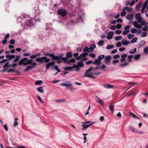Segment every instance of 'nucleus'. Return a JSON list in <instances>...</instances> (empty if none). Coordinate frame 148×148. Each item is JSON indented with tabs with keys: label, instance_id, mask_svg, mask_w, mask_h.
<instances>
[{
	"label": "nucleus",
	"instance_id": "obj_1",
	"mask_svg": "<svg viewBox=\"0 0 148 148\" xmlns=\"http://www.w3.org/2000/svg\"><path fill=\"white\" fill-rule=\"evenodd\" d=\"M99 68V66H97L96 67H90L89 69L87 70L84 73L85 75L83 76V77H88L93 79H95V77L92 75V73L91 72L92 71H95L98 69Z\"/></svg>",
	"mask_w": 148,
	"mask_h": 148
},
{
	"label": "nucleus",
	"instance_id": "obj_2",
	"mask_svg": "<svg viewBox=\"0 0 148 148\" xmlns=\"http://www.w3.org/2000/svg\"><path fill=\"white\" fill-rule=\"evenodd\" d=\"M60 85L61 86H65L67 89L72 92H73L74 91L75 89L73 88L72 84L70 82H69V84L61 83Z\"/></svg>",
	"mask_w": 148,
	"mask_h": 148
},
{
	"label": "nucleus",
	"instance_id": "obj_3",
	"mask_svg": "<svg viewBox=\"0 0 148 148\" xmlns=\"http://www.w3.org/2000/svg\"><path fill=\"white\" fill-rule=\"evenodd\" d=\"M36 60L40 63H42L43 62L48 63L50 61V59L47 58L46 57L44 56L40 58H37L36 59Z\"/></svg>",
	"mask_w": 148,
	"mask_h": 148
},
{
	"label": "nucleus",
	"instance_id": "obj_4",
	"mask_svg": "<svg viewBox=\"0 0 148 148\" xmlns=\"http://www.w3.org/2000/svg\"><path fill=\"white\" fill-rule=\"evenodd\" d=\"M91 122L90 121H88L85 122H82L81 123H82L83 124L82 125V130H86L88 127H89L90 125H92L93 123H95V122H93L91 123L89 125H86V123H89Z\"/></svg>",
	"mask_w": 148,
	"mask_h": 148
},
{
	"label": "nucleus",
	"instance_id": "obj_5",
	"mask_svg": "<svg viewBox=\"0 0 148 148\" xmlns=\"http://www.w3.org/2000/svg\"><path fill=\"white\" fill-rule=\"evenodd\" d=\"M62 60L64 61L65 63L69 64L72 63H74L75 62V60L74 58H72L71 59L68 60L66 57L62 58Z\"/></svg>",
	"mask_w": 148,
	"mask_h": 148
},
{
	"label": "nucleus",
	"instance_id": "obj_6",
	"mask_svg": "<svg viewBox=\"0 0 148 148\" xmlns=\"http://www.w3.org/2000/svg\"><path fill=\"white\" fill-rule=\"evenodd\" d=\"M58 14L63 17L65 16L66 14V11L63 9H59L58 10Z\"/></svg>",
	"mask_w": 148,
	"mask_h": 148
},
{
	"label": "nucleus",
	"instance_id": "obj_7",
	"mask_svg": "<svg viewBox=\"0 0 148 148\" xmlns=\"http://www.w3.org/2000/svg\"><path fill=\"white\" fill-rule=\"evenodd\" d=\"M130 25H127L125 26L124 27V29L125 31H123V34L124 35H125L127 34L129 32L130 30L129 29L130 27Z\"/></svg>",
	"mask_w": 148,
	"mask_h": 148
},
{
	"label": "nucleus",
	"instance_id": "obj_8",
	"mask_svg": "<svg viewBox=\"0 0 148 148\" xmlns=\"http://www.w3.org/2000/svg\"><path fill=\"white\" fill-rule=\"evenodd\" d=\"M111 57L110 56H107L105 57L104 61V62L107 64L109 65L110 62V60L111 59Z\"/></svg>",
	"mask_w": 148,
	"mask_h": 148
},
{
	"label": "nucleus",
	"instance_id": "obj_9",
	"mask_svg": "<svg viewBox=\"0 0 148 148\" xmlns=\"http://www.w3.org/2000/svg\"><path fill=\"white\" fill-rule=\"evenodd\" d=\"M27 60L28 58H23L19 61L18 64L19 65L23 64L24 66V64L26 63V62L27 61Z\"/></svg>",
	"mask_w": 148,
	"mask_h": 148
},
{
	"label": "nucleus",
	"instance_id": "obj_10",
	"mask_svg": "<svg viewBox=\"0 0 148 148\" xmlns=\"http://www.w3.org/2000/svg\"><path fill=\"white\" fill-rule=\"evenodd\" d=\"M114 32L112 31L109 32L108 33V35L106 36L107 38L110 40L113 38Z\"/></svg>",
	"mask_w": 148,
	"mask_h": 148
},
{
	"label": "nucleus",
	"instance_id": "obj_11",
	"mask_svg": "<svg viewBox=\"0 0 148 148\" xmlns=\"http://www.w3.org/2000/svg\"><path fill=\"white\" fill-rule=\"evenodd\" d=\"M143 18L141 17L139 18L138 19H137V21L138 22L141 24V25H144L145 24V21H143Z\"/></svg>",
	"mask_w": 148,
	"mask_h": 148
},
{
	"label": "nucleus",
	"instance_id": "obj_12",
	"mask_svg": "<svg viewBox=\"0 0 148 148\" xmlns=\"http://www.w3.org/2000/svg\"><path fill=\"white\" fill-rule=\"evenodd\" d=\"M133 25L138 29H140L142 27L141 25H140L138 24L136 21H134L133 23Z\"/></svg>",
	"mask_w": 148,
	"mask_h": 148
},
{
	"label": "nucleus",
	"instance_id": "obj_13",
	"mask_svg": "<svg viewBox=\"0 0 148 148\" xmlns=\"http://www.w3.org/2000/svg\"><path fill=\"white\" fill-rule=\"evenodd\" d=\"M103 86L105 88H112L114 87L113 86L108 84H104Z\"/></svg>",
	"mask_w": 148,
	"mask_h": 148
},
{
	"label": "nucleus",
	"instance_id": "obj_14",
	"mask_svg": "<svg viewBox=\"0 0 148 148\" xmlns=\"http://www.w3.org/2000/svg\"><path fill=\"white\" fill-rule=\"evenodd\" d=\"M54 64V62H51L48 63L46 65V69H48L51 66H53Z\"/></svg>",
	"mask_w": 148,
	"mask_h": 148
},
{
	"label": "nucleus",
	"instance_id": "obj_15",
	"mask_svg": "<svg viewBox=\"0 0 148 148\" xmlns=\"http://www.w3.org/2000/svg\"><path fill=\"white\" fill-rule=\"evenodd\" d=\"M114 106L113 103H111L109 104V108L111 112L113 113L114 111Z\"/></svg>",
	"mask_w": 148,
	"mask_h": 148
},
{
	"label": "nucleus",
	"instance_id": "obj_16",
	"mask_svg": "<svg viewBox=\"0 0 148 148\" xmlns=\"http://www.w3.org/2000/svg\"><path fill=\"white\" fill-rule=\"evenodd\" d=\"M127 56V55L126 53L124 54H123L121 56V58L122 59L121 60V61L122 62H123L125 61L126 59L125 58H126Z\"/></svg>",
	"mask_w": 148,
	"mask_h": 148
},
{
	"label": "nucleus",
	"instance_id": "obj_17",
	"mask_svg": "<svg viewBox=\"0 0 148 148\" xmlns=\"http://www.w3.org/2000/svg\"><path fill=\"white\" fill-rule=\"evenodd\" d=\"M15 57V56L14 55H11L9 54H7L6 56V58H8V60H10L14 59Z\"/></svg>",
	"mask_w": 148,
	"mask_h": 148
},
{
	"label": "nucleus",
	"instance_id": "obj_18",
	"mask_svg": "<svg viewBox=\"0 0 148 148\" xmlns=\"http://www.w3.org/2000/svg\"><path fill=\"white\" fill-rule=\"evenodd\" d=\"M93 64H94L99 65L101 64V62L98 59H96L95 60L92 62Z\"/></svg>",
	"mask_w": 148,
	"mask_h": 148
},
{
	"label": "nucleus",
	"instance_id": "obj_19",
	"mask_svg": "<svg viewBox=\"0 0 148 148\" xmlns=\"http://www.w3.org/2000/svg\"><path fill=\"white\" fill-rule=\"evenodd\" d=\"M130 42V41H127L126 39H124L122 41V44L124 45H127L129 44Z\"/></svg>",
	"mask_w": 148,
	"mask_h": 148
},
{
	"label": "nucleus",
	"instance_id": "obj_20",
	"mask_svg": "<svg viewBox=\"0 0 148 148\" xmlns=\"http://www.w3.org/2000/svg\"><path fill=\"white\" fill-rule=\"evenodd\" d=\"M64 69L66 71H73V66H65L64 67Z\"/></svg>",
	"mask_w": 148,
	"mask_h": 148
},
{
	"label": "nucleus",
	"instance_id": "obj_21",
	"mask_svg": "<svg viewBox=\"0 0 148 148\" xmlns=\"http://www.w3.org/2000/svg\"><path fill=\"white\" fill-rule=\"evenodd\" d=\"M32 21L31 18H28V19L26 20L25 23L27 25H29V24L32 23Z\"/></svg>",
	"mask_w": 148,
	"mask_h": 148
},
{
	"label": "nucleus",
	"instance_id": "obj_22",
	"mask_svg": "<svg viewBox=\"0 0 148 148\" xmlns=\"http://www.w3.org/2000/svg\"><path fill=\"white\" fill-rule=\"evenodd\" d=\"M80 67H82L84 66L83 60H80L77 63V65Z\"/></svg>",
	"mask_w": 148,
	"mask_h": 148
},
{
	"label": "nucleus",
	"instance_id": "obj_23",
	"mask_svg": "<svg viewBox=\"0 0 148 148\" xmlns=\"http://www.w3.org/2000/svg\"><path fill=\"white\" fill-rule=\"evenodd\" d=\"M129 129L132 132L135 133L138 132V130L132 126H130L129 127Z\"/></svg>",
	"mask_w": 148,
	"mask_h": 148
},
{
	"label": "nucleus",
	"instance_id": "obj_24",
	"mask_svg": "<svg viewBox=\"0 0 148 148\" xmlns=\"http://www.w3.org/2000/svg\"><path fill=\"white\" fill-rule=\"evenodd\" d=\"M33 60L30 59L29 60H27V61L26 62V63L24 64V66H26L28 64H31L33 61Z\"/></svg>",
	"mask_w": 148,
	"mask_h": 148
},
{
	"label": "nucleus",
	"instance_id": "obj_25",
	"mask_svg": "<svg viewBox=\"0 0 148 148\" xmlns=\"http://www.w3.org/2000/svg\"><path fill=\"white\" fill-rule=\"evenodd\" d=\"M37 90L39 92L42 93H44V89L42 87H40L37 88Z\"/></svg>",
	"mask_w": 148,
	"mask_h": 148
},
{
	"label": "nucleus",
	"instance_id": "obj_26",
	"mask_svg": "<svg viewBox=\"0 0 148 148\" xmlns=\"http://www.w3.org/2000/svg\"><path fill=\"white\" fill-rule=\"evenodd\" d=\"M15 58L13 60V62H17L20 59L21 56L20 55H17L15 56Z\"/></svg>",
	"mask_w": 148,
	"mask_h": 148
},
{
	"label": "nucleus",
	"instance_id": "obj_27",
	"mask_svg": "<svg viewBox=\"0 0 148 148\" xmlns=\"http://www.w3.org/2000/svg\"><path fill=\"white\" fill-rule=\"evenodd\" d=\"M32 68V66H27L26 68L25 69L24 71L25 72H27L29 70H31Z\"/></svg>",
	"mask_w": 148,
	"mask_h": 148
},
{
	"label": "nucleus",
	"instance_id": "obj_28",
	"mask_svg": "<svg viewBox=\"0 0 148 148\" xmlns=\"http://www.w3.org/2000/svg\"><path fill=\"white\" fill-rule=\"evenodd\" d=\"M72 52H67L66 55V58H69L72 57Z\"/></svg>",
	"mask_w": 148,
	"mask_h": 148
},
{
	"label": "nucleus",
	"instance_id": "obj_29",
	"mask_svg": "<svg viewBox=\"0 0 148 148\" xmlns=\"http://www.w3.org/2000/svg\"><path fill=\"white\" fill-rule=\"evenodd\" d=\"M129 114L130 115L132 116L135 119L137 118L138 119H139V118L138 117H137L133 113L131 112H129Z\"/></svg>",
	"mask_w": 148,
	"mask_h": 148
},
{
	"label": "nucleus",
	"instance_id": "obj_30",
	"mask_svg": "<svg viewBox=\"0 0 148 148\" xmlns=\"http://www.w3.org/2000/svg\"><path fill=\"white\" fill-rule=\"evenodd\" d=\"M133 17V16L132 14H128L126 17V18L127 19L129 20L132 19Z\"/></svg>",
	"mask_w": 148,
	"mask_h": 148
},
{
	"label": "nucleus",
	"instance_id": "obj_31",
	"mask_svg": "<svg viewBox=\"0 0 148 148\" xmlns=\"http://www.w3.org/2000/svg\"><path fill=\"white\" fill-rule=\"evenodd\" d=\"M97 99H96V100L101 105H103V104L104 103L103 101L100 99L98 97L96 96Z\"/></svg>",
	"mask_w": 148,
	"mask_h": 148
},
{
	"label": "nucleus",
	"instance_id": "obj_32",
	"mask_svg": "<svg viewBox=\"0 0 148 148\" xmlns=\"http://www.w3.org/2000/svg\"><path fill=\"white\" fill-rule=\"evenodd\" d=\"M88 54V53L84 52L81 54L80 56L82 58H84Z\"/></svg>",
	"mask_w": 148,
	"mask_h": 148
},
{
	"label": "nucleus",
	"instance_id": "obj_33",
	"mask_svg": "<svg viewBox=\"0 0 148 148\" xmlns=\"http://www.w3.org/2000/svg\"><path fill=\"white\" fill-rule=\"evenodd\" d=\"M75 68L76 70L77 71H78L80 70V68L77 65L73 64V68Z\"/></svg>",
	"mask_w": 148,
	"mask_h": 148
},
{
	"label": "nucleus",
	"instance_id": "obj_34",
	"mask_svg": "<svg viewBox=\"0 0 148 148\" xmlns=\"http://www.w3.org/2000/svg\"><path fill=\"white\" fill-rule=\"evenodd\" d=\"M42 81L41 80H37L36 82H35V85H40L41 84H42Z\"/></svg>",
	"mask_w": 148,
	"mask_h": 148
},
{
	"label": "nucleus",
	"instance_id": "obj_35",
	"mask_svg": "<svg viewBox=\"0 0 148 148\" xmlns=\"http://www.w3.org/2000/svg\"><path fill=\"white\" fill-rule=\"evenodd\" d=\"M18 120V119L17 118H16L15 119V121H14V124L13 125V126L14 127H15L16 126H17V125H18V123L17 121Z\"/></svg>",
	"mask_w": 148,
	"mask_h": 148
},
{
	"label": "nucleus",
	"instance_id": "obj_36",
	"mask_svg": "<svg viewBox=\"0 0 148 148\" xmlns=\"http://www.w3.org/2000/svg\"><path fill=\"white\" fill-rule=\"evenodd\" d=\"M75 58L77 60H79L80 59H82L83 60H86L87 59L86 58H82L80 56L75 57Z\"/></svg>",
	"mask_w": 148,
	"mask_h": 148
},
{
	"label": "nucleus",
	"instance_id": "obj_37",
	"mask_svg": "<svg viewBox=\"0 0 148 148\" xmlns=\"http://www.w3.org/2000/svg\"><path fill=\"white\" fill-rule=\"evenodd\" d=\"M138 38L137 37H135L133 38L131 40V42L132 43L135 42L137 40Z\"/></svg>",
	"mask_w": 148,
	"mask_h": 148
},
{
	"label": "nucleus",
	"instance_id": "obj_38",
	"mask_svg": "<svg viewBox=\"0 0 148 148\" xmlns=\"http://www.w3.org/2000/svg\"><path fill=\"white\" fill-rule=\"evenodd\" d=\"M122 38L121 36H117L115 37V40L116 41H118L121 39Z\"/></svg>",
	"mask_w": 148,
	"mask_h": 148
},
{
	"label": "nucleus",
	"instance_id": "obj_39",
	"mask_svg": "<svg viewBox=\"0 0 148 148\" xmlns=\"http://www.w3.org/2000/svg\"><path fill=\"white\" fill-rule=\"evenodd\" d=\"M83 51L84 52H89V48L87 46L84 47Z\"/></svg>",
	"mask_w": 148,
	"mask_h": 148
},
{
	"label": "nucleus",
	"instance_id": "obj_40",
	"mask_svg": "<svg viewBox=\"0 0 148 148\" xmlns=\"http://www.w3.org/2000/svg\"><path fill=\"white\" fill-rule=\"evenodd\" d=\"M140 54H137L135 56L134 58L135 60H138L140 58Z\"/></svg>",
	"mask_w": 148,
	"mask_h": 148
},
{
	"label": "nucleus",
	"instance_id": "obj_41",
	"mask_svg": "<svg viewBox=\"0 0 148 148\" xmlns=\"http://www.w3.org/2000/svg\"><path fill=\"white\" fill-rule=\"evenodd\" d=\"M105 57V56L103 55H101L99 56L98 57V59L100 61Z\"/></svg>",
	"mask_w": 148,
	"mask_h": 148
},
{
	"label": "nucleus",
	"instance_id": "obj_42",
	"mask_svg": "<svg viewBox=\"0 0 148 148\" xmlns=\"http://www.w3.org/2000/svg\"><path fill=\"white\" fill-rule=\"evenodd\" d=\"M133 57V56L132 55H130L127 58H128V61L130 62H131L132 61V58Z\"/></svg>",
	"mask_w": 148,
	"mask_h": 148
},
{
	"label": "nucleus",
	"instance_id": "obj_43",
	"mask_svg": "<svg viewBox=\"0 0 148 148\" xmlns=\"http://www.w3.org/2000/svg\"><path fill=\"white\" fill-rule=\"evenodd\" d=\"M52 69H55L58 71V72H60V70L58 69V67L57 65H55V66L52 68Z\"/></svg>",
	"mask_w": 148,
	"mask_h": 148
},
{
	"label": "nucleus",
	"instance_id": "obj_44",
	"mask_svg": "<svg viewBox=\"0 0 148 148\" xmlns=\"http://www.w3.org/2000/svg\"><path fill=\"white\" fill-rule=\"evenodd\" d=\"M134 36V35L133 34H130L127 35V37L128 38L130 39H131Z\"/></svg>",
	"mask_w": 148,
	"mask_h": 148
},
{
	"label": "nucleus",
	"instance_id": "obj_45",
	"mask_svg": "<svg viewBox=\"0 0 148 148\" xmlns=\"http://www.w3.org/2000/svg\"><path fill=\"white\" fill-rule=\"evenodd\" d=\"M136 51V48H135L134 49H132L130 50V54H133L135 53Z\"/></svg>",
	"mask_w": 148,
	"mask_h": 148
},
{
	"label": "nucleus",
	"instance_id": "obj_46",
	"mask_svg": "<svg viewBox=\"0 0 148 148\" xmlns=\"http://www.w3.org/2000/svg\"><path fill=\"white\" fill-rule=\"evenodd\" d=\"M62 57L61 56H59L58 59H57L58 60L57 62L58 63H60L61 62L62 60H62Z\"/></svg>",
	"mask_w": 148,
	"mask_h": 148
},
{
	"label": "nucleus",
	"instance_id": "obj_47",
	"mask_svg": "<svg viewBox=\"0 0 148 148\" xmlns=\"http://www.w3.org/2000/svg\"><path fill=\"white\" fill-rule=\"evenodd\" d=\"M104 43V42L103 40L99 41L98 42V45L99 46L102 45Z\"/></svg>",
	"mask_w": 148,
	"mask_h": 148
},
{
	"label": "nucleus",
	"instance_id": "obj_48",
	"mask_svg": "<svg viewBox=\"0 0 148 148\" xmlns=\"http://www.w3.org/2000/svg\"><path fill=\"white\" fill-rule=\"evenodd\" d=\"M141 15L139 13H137L135 15V18L136 19L141 17Z\"/></svg>",
	"mask_w": 148,
	"mask_h": 148
},
{
	"label": "nucleus",
	"instance_id": "obj_49",
	"mask_svg": "<svg viewBox=\"0 0 148 148\" xmlns=\"http://www.w3.org/2000/svg\"><path fill=\"white\" fill-rule=\"evenodd\" d=\"M144 52L146 54H148V47H146L144 48Z\"/></svg>",
	"mask_w": 148,
	"mask_h": 148
},
{
	"label": "nucleus",
	"instance_id": "obj_50",
	"mask_svg": "<svg viewBox=\"0 0 148 148\" xmlns=\"http://www.w3.org/2000/svg\"><path fill=\"white\" fill-rule=\"evenodd\" d=\"M114 47V45H109L107 46L106 48L108 49H111Z\"/></svg>",
	"mask_w": 148,
	"mask_h": 148
},
{
	"label": "nucleus",
	"instance_id": "obj_51",
	"mask_svg": "<svg viewBox=\"0 0 148 148\" xmlns=\"http://www.w3.org/2000/svg\"><path fill=\"white\" fill-rule=\"evenodd\" d=\"M147 35V33L146 32H144L141 35V37H145Z\"/></svg>",
	"mask_w": 148,
	"mask_h": 148
},
{
	"label": "nucleus",
	"instance_id": "obj_52",
	"mask_svg": "<svg viewBox=\"0 0 148 148\" xmlns=\"http://www.w3.org/2000/svg\"><path fill=\"white\" fill-rule=\"evenodd\" d=\"M128 63L126 62L124 64H121L120 66L121 67H123L128 65Z\"/></svg>",
	"mask_w": 148,
	"mask_h": 148
},
{
	"label": "nucleus",
	"instance_id": "obj_53",
	"mask_svg": "<svg viewBox=\"0 0 148 148\" xmlns=\"http://www.w3.org/2000/svg\"><path fill=\"white\" fill-rule=\"evenodd\" d=\"M9 63V62H6L5 64L3 66V68H5L8 67H10V65H8Z\"/></svg>",
	"mask_w": 148,
	"mask_h": 148
},
{
	"label": "nucleus",
	"instance_id": "obj_54",
	"mask_svg": "<svg viewBox=\"0 0 148 148\" xmlns=\"http://www.w3.org/2000/svg\"><path fill=\"white\" fill-rule=\"evenodd\" d=\"M137 29L135 28H134L132 29L131 31V32L132 33L135 34L137 32Z\"/></svg>",
	"mask_w": 148,
	"mask_h": 148
},
{
	"label": "nucleus",
	"instance_id": "obj_55",
	"mask_svg": "<svg viewBox=\"0 0 148 148\" xmlns=\"http://www.w3.org/2000/svg\"><path fill=\"white\" fill-rule=\"evenodd\" d=\"M145 43V41H141L140 42V44L139 45H140V47H142L143 45H144Z\"/></svg>",
	"mask_w": 148,
	"mask_h": 148
},
{
	"label": "nucleus",
	"instance_id": "obj_56",
	"mask_svg": "<svg viewBox=\"0 0 148 148\" xmlns=\"http://www.w3.org/2000/svg\"><path fill=\"white\" fill-rule=\"evenodd\" d=\"M146 6H145V5H143V6L141 10V12L142 13H143L145 12V10L146 8Z\"/></svg>",
	"mask_w": 148,
	"mask_h": 148
},
{
	"label": "nucleus",
	"instance_id": "obj_57",
	"mask_svg": "<svg viewBox=\"0 0 148 148\" xmlns=\"http://www.w3.org/2000/svg\"><path fill=\"white\" fill-rule=\"evenodd\" d=\"M56 101L59 102H65L66 101L64 99H62L61 100H57Z\"/></svg>",
	"mask_w": 148,
	"mask_h": 148
},
{
	"label": "nucleus",
	"instance_id": "obj_58",
	"mask_svg": "<svg viewBox=\"0 0 148 148\" xmlns=\"http://www.w3.org/2000/svg\"><path fill=\"white\" fill-rule=\"evenodd\" d=\"M120 57V56L118 54H116L113 57V58L114 59H117L119 58Z\"/></svg>",
	"mask_w": 148,
	"mask_h": 148
},
{
	"label": "nucleus",
	"instance_id": "obj_59",
	"mask_svg": "<svg viewBox=\"0 0 148 148\" xmlns=\"http://www.w3.org/2000/svg\"><path fill=\"white\" fill-rule=\"evenodd\" d=\"M110 28L111 29L113 30H115L116 28V27L115 25H113L112 26L110 27Z\"/></svg>",
	"mask_w": 148,
	"mask_h": 148
},
{
	"label": "nucleus",
	"instance_id": "obj_60",
	"mask_svg": "<svg viewBox=\"0 0 148 148\" xmlns=\"http://www.w3.org/2000/svg\"><path fill=\"white\" fill-rule=\"evenodd\" d=\"M122 32V31L121 30H117L115 32V33L116 34H120Z\"/></svg>",
	"mask_w": 148,
	"mask_h": 148
},
{
	"label": "nucleus",
	"instance_id": "obj_61",
	"mask_svg": "<svg viewBox=\"0 0 148 148\" xmlns=\"http://www.w3.org/2000/svg\"><path fill=\"white\" fill-rule=\"evenodd\" d=\"M106 68V65L104 64H102L101 67V68L102 70H103Z\"/></svg>",
	"mask_w": 148,
	"mask_h": 148
},
{
	"label": "nucleus",
	"instance_id": "obj_62",
	"mask_svg": "<svg viewBox=\"0 0 148 148\" xmlns=\"http://www.w3.org/2000/svg\"><path fill=\"white\" fill-rule=\"evenodd\" d=\"M15 42V41L14 39H12L10 41V43L11 44L13 45Z\"/></svg>",
	"mask_w": 148,
	"mask_h": 148
},
{
	"label": "nucleus",
	"instance_id": "obj_63",
	"mask_svg": "<svg viewBox=\"0 0 148 148\" xmlns=\"http://www.w3.org/2000/svg\"><path fill=\"white\" fill-rule=\"evenodd\" d=\"M133 9L131 8L127 9V11L128 12H132Z\"/></svg>",
	"mask_w": 148,
	"mask_h": 148
},
{
	"label": "nucleus",
	"instance_id": "obj_64",
	"mask_svg": "<svg viewBox=\"0 0 148 148\" xmlns=\"http://www.w3.org/2000/svg\"><path fill=\"white\" fill-rule=\"evenodd\" d=\"M121 42H118L116 44V46L117 47H119L121 46Z\"/></svg>",
	"mask_w": 148,
	"mask_h": 148
}]
</instances>
